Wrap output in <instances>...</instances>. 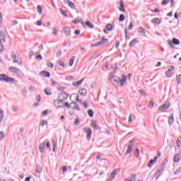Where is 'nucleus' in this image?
<instances>
[{
  "label": "nucleus",
  "instance_id": "1",
  "mask_svg": "<svg viewBox=\"0 0 181 181\" xmlns=\"http://www.w3.org/2000/svg\"><path fill=\"white\" fill-rule=\"evenodd\" d=\"M108 81H110V83L120 84V87H124V86H125V81H127V76L122 75L121 79L119 77L114 76V74H110L109 75Z\"/></svg>",
  "mask_w": 181,
  "mask_h": 181
},
{
  "label": "nucleus",
  "instance_id": "2",
  "mask_svg": "<svg viewBox=\"0 0 181 181\" xmlns=\"http://www.w3.org/2000/svg\"><path fill=\"white\" fill-rule=\"evenodd\" d=\"M0 81H5L6 83H18V81L13 78L8 76L6 74H0Z\"/></svg>",
  "mask_w": 181,
  "mask_h": 181
},
{
  "label": "nucleus",
  "instance_id": "3",
  "mask_svg": "<svg viewBox=\"0 0 181 181\" xmlns=\"http://www.w3.org/2000/svg\"><path fill=\"white\" fill-rule=\"evenodd\" d=\"M168 43L169 45V46L173 49V47H175V45H180V41H179V40H177V38H173L172 41L171 40H168Z\"/></svg>",
  "mask_w": 181,
  "mask_h": 181
},
{
  "label": "nucleus",
  "instance_id": "4",
  "mask_svg": "<svg viewBox=\"0 0 181 181\" xmlns=\"http://www.w3.org/2000/svg\"><path fill=\"white\" fill-rule=\"evenodd\" d=\"M107 42H108V39L103 37L101 41L96 42L95 44H92L90 47H94L97 46H101V45H104V43H107Z\"/></svg>",
  "mask_w": 181,
  "mask_h": 181
},
{
  "label": "nucleus",
  "instance_id": "5",
  "mask_svg": "<svg viewBox=\"0 0 181 181\" xmlns=\"http://www.w3.org/2000/svg\"><path fill=\"white\" fill-rule=\"evenodd\" d=\"M83 130L87 134L86 139L90 140L91 139V135L93 134V132H91V129L85 127Z\"/></svg>",
  "mask_w": 181,
  "mask_h": 181
},
{
  "label": "nucleus",
  "instance_id": "6",
  "mask_svg": "<svg viewBox=\"0 0 181 181\" xmlns=\"http://www.w3.org/2000/svg\"><path fill=\"white\" fill-rule=\"evenodd\" d=\"M117 173H118L117 170H113L112 172L110 174L107 181L114 180V179H115V176H117Z\"/></svg>",
  "mask_w": 181,
  "mask_h": 181
},
{
  "label": "nucleus",
  "instance_id": "7",
  "mask_svg": "<svg viewBox=\"0 0 181 181\" xmlns=\"http://www.w3.org/2000/svg\"><path fill=\"white\" fill-rule=\"evenodd\" d=\"M132 148H134V141H130L129 145L127 147L124 156H127V155L129 154V153L132 151Z\"/></svg>",
  "mask_w": 181,
  "mask_h": 181
},
{
  "label": "nucleus",
  "instance_id": "8",
  "mask_svg": "<svg viewBox=\"0 0 181 181\" xmlns=\"http://www.w3.org/2000/svg\"><path fill=\"white\" fill-rule=\"evenodd\" d=\"M67 98H69V94L66 93H62L61 94H59V99L62 101H66V100H67Z\"/></svg>",
  "mask_w": 181,
  "mask_h": 181
},
{
  "label": "nucleus",
  "instance_id": "9",
  "mask_svg": "<svg viewBox=\"0 0 181 181\" xmlns=\"http://www.w3.org/2000/svg\"><path fill=\"white\" fill-rule=\"evenodd\" d=\"M170 107V103L167 102L164 105L159 107V110L160 111H163V110H168Z\"/></svg>",
  "mask_w": 181,
  "mask_h": 181
},
{
  "label": "nucleus",
  "instance_id": "10",
  "mask_svg": "<svg viewBox=\"0 0 181 181\" xmlns=\"http://www.w3.org/2000/svg\"><path fill=\"white\" fill-rule=\"evenodd\" d=\"M10 71L11 73H16V74L19 75L22 74V71H21V69L13 66L10 67Z\"/></svg>",
  "mask_w": 181,
  "mask_h": 181
},
{
  "label": "nucleus",
  "instance_id": "11",
  "mask_svg": "<svg viewBox=\"0 0 181 181\" xmlns=\"http://www.w3.org/2000/svg\"><path fill=\"white\" fill-rule=\"evenodd\" d=\"M54 105L57 107V108H60L63 107V102L59 99L54 101Z\"/></svg>",
  "mask_w": 181,
  "mask_h": 181
},
{
  "label": "nucleus",
  "instance_id": "12",
  "mask_svg": "<svg viewBox=\"0 0 181 181\" xmlns=\"http://www.w3.org/2000/svg\"><path fill=\"white\" fill-rule=\"evenodd\" d=\"M63 31L66 36H70V35L71 34V29L69 27H64L63 28Z\"/></svg>",
  "mask_w": 181,
  "mask_h": 181
},
{
  "label": "nucleus",
  "instance_id": "13",
  "mask_svg": "<svg viewBox=\"0 0 181 181\" xmlns=\"http://www.w3.org/2000/svg\"><path fill=\"white\" fill-rule=\"evenodd\" d=\"M65 4H67V5L71 8V9H76V5L71 1L70 0H64Z\"/></svg>",
  "mask_w": 181,
  "mask_h": 181
},
{
  "label": "nucleus",
  "instance_id": "14",
  "mask_svg": "<svg viewBox=\"0 0 181 181\" xmlns=\"http://www.w3.org/2000/svg\"><path fill=\"white\" fill-rule=\"evenodd\" d=\"M118 9H119V11H120V12H125V8H124V1L123 0L119 1V6H118Z\"/></svg>",
  "mask_w": 181,
  "mask_h": 181
},
{
  "label": "nucleus",
  "instance_id": "15",
  "mask_svg": "<svg viewBox=\"0 0 181 181\" xmlns=\"http://www.w3.org/2000/svg\"><path fill=\"white\" fill-rule=\"evenodd\" d=\"M71 108L80 111V107H78V105H77V103L76 102L71 103Z\"/></svg>",
  "mask_w": 181,
  "mask_h": 181
},
{
  "label": "nucleus",
  "instance_id": "16",
  "mask_svg": "<svg viewBox=\"0 0 181 181\" xmlns=\"http://www.w3.org/2000/svg\"><path fill=\"white\" fill-rule=\"evenodd\" d=\"M39 151L40 153H45V142H42L39 145Z\"/></svg>",
  "mask_w": 181,
  "mask_h": 181
},
{
  "label": "nucleus",
  "instance_id": "17",
  "mask_svg": "<svg viewBox=\"0 0 181 181\" xmlns=\"http://www.w3.org/2000/svg\"><path fill=\"white\" fill-rule=\"evenodd\" d=\"M180 158H181V154L180 153L175 154L174 156V162H175V163H179L180 160Z\"/></svg>",
  "mask_w": 181,
  "mask_h": 181
},
{
  "label": "nucleus",
  "instance_id": "18",
  "mask_svg": "<svg viewBox=\"0 0 181 181\" xmlns=\"http://www.w3.org/2000/svg\"><path fill=\"white\" fill-rule=\"evenodd\" d=\"M90 126L93 129H100V127L97 125V122L95 120H92L90 122Z\"/></svg>",
  "mask_w": 181,
  "mask_h": 181
},
{
  "label": "nucleus",
  "instance_id": "19",
  "mask_svg": "<svg viewBox=\"0 0 181 181\" xmlns=\"http://www.w3.org/2000/svg\"><path fill=\"white\" fill-rule=\"evenodd\" d=\"M13 63H17L18 66H22V60L19 58H16V55H14V59L13 60Z\"/></svg>",
  "mask_w": 181,
  "mask_h": 181
},
{
  "label": "nucleus",
  "instance_id": "20",
  "mask_svg": "<svg viewBox=\"0 0 181 181\" xmlns=\"http://www.w3.org/2000/svg\"><path fill=\"white\" fill-rule=\"evenodd\" d=\"M83 81H84V78H82L78 81L72 83V86H74V87H78V86H80L81 84H83Z\"/></svg>",
  "mask_w": 181,
  "mask_h": 181
},
{
  "label": "nucleus",
  "instance_id": "21",
  "mask_svg": "<svg viewBox=\"0 0 181 181\" xmlns=\"http://www.w3.org/2000/svg\"><path fill=\"white\" fill-rule=\"evenodd\" d=\"M135 180H136V175L135 174L130 175L129 178H127L125 180V181H135Z\"/></svg>",
  "mask_w": 181,
  "mask_h": 181
},
{
  "label": "nucleus",
  "instance_id": "22",
  "mask_svg": "<svg viewBox=\"0 0 181 181\" xmlns=\"http://www.w3.org/2000/svg\"><path fill=\"white\" fill-rule=\"evenodd\" d=\"M72 23H74L75 25H76V23L84 25V22H83L82 20H80V18H76L75 20L72 21Z\"/></svg>",
  "mask_w": 181,
  "mask_h": 181
},
{
  "label": "nucleus",
  "instance_id": "23",
  "mask_svg": "<svg viewBox=\"0 0 181 181\" xmlns=\"http://www.w3.org/2000/svg\"><path fill=\"white\" fill-rule=\"evenodd\" d=\"M5 117V112L2 109H0V123L4 121V118Z\"/></svg>",
  "mask_w": 181,
  "mask_h": 181
},
{
  "label": "nucleus",
  "instance_id": "24",
  "mask_svg": "<svg viewBox=\"0 0 181 181\" xmlns=\"http://www.w3.org/2000/svg\"><path fill=\"white\" fill-rule=\"evenodd\" d=\"M40 76L42 77H50V73H49L47 71H42L40 73Z\"/></svg>",
  "mask_w": 181,
  "mask_h": 181
},
{
  "label": "nucleus",
  "instance_id": "25",
  "mask_svg": "<svg viewBox=\"0 0 181 181\" xmlns=\"http://www.w3.org/2000/svg\"><path fill=\"white\" fill-rule=\"evenodd\" d=\"M174 122H175V117H173V115H171L170 116V117L168 118V124H169V125H172Z\"/></svg>",
  "mask_w": 181,
  "mask_h": 181
},
{
  "label": "nucleus",
  "instance_id": "26",
  "mask_svg": "<svg viewBox=\"0 0 181 181\" xmlns=\"http://www.w3.org/2000/svg\"><path fill=\"white\" fill-rule=\"evenodd\" d=\"M151 22L153 23H156L157 25H160V23H161L160 19H159L158 18H154L151 20Z\"/></svg>",
  "mask_w": 181,
  "mask_h": 181
},
{
  "label": "nucleus",
  "instance_id": "27",
  "mask_svg": "<svg viewBox=\"0 0 181 181\" xmlns=\"http://www.w3.org/2000/svg\"><path fill=\"white\" fill-rule=\"evenodd\" d=\"M78 93L81 95H86L87 90H86V88L79 89Z\"/></svg>",
  "mask_w": 181,
  "mask_h": 181
},
{
  "label": "nucleus",
  "instance_id": "28",
  "mask_svg": "<svg viewBox=\"0 0 181 181\" xmlns=\"http://www.w3.org/2000/svg\"><path fill=\"white\" fill-rule=\"evenodd\" d=\"M11 111H13V112H18L19 111V107H18V105H12L11 106Z\"/></svg>",
  "mask_w": 181,
  "mask_h": 181
},
{
  "label": "nucleus",
  "instance_id": "29",
  "mask_svg": "<svg viewBox=\"0 0 181 181\" xmlns=\"http://www.w3.org/2000/svg\"><path fill=\"white\" fill-rule=\"evenodd\" d=\"M176 82H177V86H181V74L177 75Z\"/></svg>",
  "mask_w": 181,
  "mask_h": 181
},
{
  "label": "nucleus",
  "instance_id": "30",
  "mask_svg": "<svg viewBox=\"0 0 181 181\" xmlns=\"http://www.w3.org/2000/svg\"><path fill=\"white\" fill-rule=\"evenodd\" d=\"M45 93L47 95H52V89H50V88H46L45 89Z\"/></svg>",
  "mask_w": 181,
  "mask_h": 181
},
{
  "label": "nucleus",
  "instance_id": "31",
  "mask_svg": "<svg viewBox=\"0 0 181 181\" xmlns=\"http://www.w3.org/2000/svg\"><path fill=\"white\" fill-rule=\"evenodd\" d=\"M138 41H136V39H134L133 40H132L129 45V47H133V46H135V45H136Z\"/></svg>",
  "mask_w": 181,
  "mask_h": 181
},
{
  "label": "nucleus",
  "instance_id": "32",
  "mask_svg": "<svg viewBox=\"0 0 181 181\" xmlns=\"http://www.w3.org/2000/svg\"><path fill=\"white\" fill-rule=\"evenodd\" d=\"M106 29H107V30H108L109 32H111V30H112V29H114V27L112 26V24L109 23V24H107V25H106Z\"/></svg>",
  "mask_w": 181,
  "mask_h": 181
},
{
  "label": "nucleus",
  "instance_id": "33",
  "mask_svg": "<svg viewBox=\"0 0 181 181\" xmlns=\"http://www.w3.org/2000/svg\"><path fill=\"white\" fill-rule=\"evenodd\" d=\"M163 170H165V165H161L160 168L158 170L157 173H160V175H162L163 173Z\"/></svg>",
  "mask_w": 181,
  "mask_h": 181
},
{
  "label": "nucleus",
  "instance_id": "34",
  "mask_svg": "<svg viewBox=\"0 0 181 181\" xmlns=\"http://www.w3.org/2000/svg\"><path fill=\"white\" fill-rule=\"evenodd\" d=\"M139 33H141V35H145L146 33V31L145 30V29H144V28L139 27Z\"/></svg>",
  "mask_w": 181,
  "mask_h": 181
},
{
  "label": "nucleus",
  "instance_id": "35",
  "mask_svg": "<svg viewBox=\"0 0 181 181\" xmlns=\"http://www.w3.org/2000/svg\"><path fill=\"white\" fill-rule=\"evenodd\" d=\"M176 145L177 146V148H180L181 146V136H179L177 139V141H176Z\"/></svg>",
  "mask_w": 181,
  "mask_h": 181
},
{
  "label": "nucleus",
  "instance_id": "36",
  "mask_svg": "<svg viewBox=\"0 0 181 181\" xmlns=\"http://www.w3.org/2000/svg\"><path fill=\"white\" fill-rule=\"evenodd\" d=\"M74 60H76V57H72V58L69 60V66L70 67H71V66H73V64H74Z\"/></svg>",
  "mask_w": 181,
  "mask_h": 181
},
{
  "label": "nucleus",
  "instance_id": "37",
  "mask_svg": "<svg viewBox=\"0 0 181 181\" xmlns=\"http://www.w3.org/2000/svg\"><path fill=\"white\" fill-rule=\"evenodd\" d=\"M82 105H83V107L87 109L88 108L90 103L87 101V100H84L82 103Z\"/></svg>",
  "mask_w": 181,
  "mask_h": 181
},
{
  "label": "nucleus",
  "instance_id": "38",
  "mask_svg": "<svg viewBox=\"0 0 181 181\" xmlns=\"http://www.w3.org/2000/svg\"><path fill=\"white\" fill-rule=\"evenodd\" d=\"M59 12H61L63 16H65V18H67V11L63 10L62 8H59Z\"/></svg>",
  "mask_w": 181,
  "mask_h": 181
},
{
  "label": "nucleus",
  "instance_id": "39",
  "mask_svg": "<svg viewBox=\"0 0 181 181\" xmlns=\"http://www.w3.org/2000/svg\"><path fill=\"white\" fill-rule=\"evenodd\" d=\"M155 161L153 160H150L148 164L147 165L148 168H152V166H153V165H155Z\"/></svg>",
  "mask_w": 181,
  "mask_h": 181
},
{
  "label": "nucleus",
  "instance_id": "40",
  "mask_svg": "<svg viewBox=\"0 0 181 181\" xmlns=\"http://www.w3.org/2000/svg\"><path fill=\"white\" fill-rule=\"evenodd\" d=\"M74 125H75L76 127L80 125V119L76 118L74 122Z\"/></svg>",
  "mask_w": 181,
  "mask_h": 181
},
{
  "label": "nucleus",
  "instance_id": "41",
  "mask_svg": "<svg viewBox=\"0 0 181 181\" xmlns=\"http://www.w3.org/2000/svg\"><path fill=\"white\" fill-rule=\"evenodd\" d=\"M119 22H124L125 21V16L124 14H121L119 17Z\"/></svg>",
  "mask_w": 181,
  "mask_h": 181
},
{
  "label": "nucleus",
  "instance_id": "42",
  "mask_svg": "<svg viewBox=\"0 0 181 181\" xmlns=\"http://www.w3.org/2000/svg\"><path fill=\"white\" fill-rule=\"evenodd\" d=\"M86 26H88V28H90L91 29H93V28H94V25L93 23H91V22L90 21H87L86 23Z\"/></svg>",
  "mask_w": 181,
  "mask_h": 181
},
{
  "label": "nucleus",
  "instance_id": "43",
  "mask_svg": "<svg viewBox=\"0 0 181 181\" xmlns=\"http://www.w3.org/2000/svg\"><path fill=\"white\" fill-rule=\"evenodd\" d=\"M35 172L36 173H42V168L39 165H37Z\"/></svg>",
  "mask_w": 181,
  "mask_h": 181
},
{
  "label": "nucleus",
  "instance_id": "44",
  "mask_svg": "<svg viewBox=\"0 0 181 181\" xmlns=\"http://www.w3.org/2000/svg\"><path fill=\"white\" fill-rule=\"evenodd\" d=\"M88 114L89 117H94V112H93V110H91V109H90V110L88 111Z\"/></svg>",
  "mask_w": 181,
  "mask_h": 181
},
{
  "label": "nucleus",
  "instance_id": "45",
  "mask_svg": "<svg viewBox=\"0 0 181 181\" xmlns=\"http://www.w3.org/2000/svg\"><path fill=\"white\" fill-rule=\"evenodd\" d=\"M169 2H170V0H163L161 2V5H163V6L168 5V4H169Z\"/></svg>",
  "mask_w": 181,
  "mask_h": 181
},
{
  "label": "nucleus",
  "instance_id": "46",
  "mask_svg": "<svg viewBox=\"0 0 181 181\" xmlns=\"http://www.w3.org/2000/svg\"><path fill=\"white\" fill-rule=\"evenodd\" d=\"M37 11L39 15H41L42 10V6L40 5H38L37 6Z\"/></svg>",
  "mask_w": 181,
  "mask_h": 181
},
{
  "label": "nucleus",
  "instance_id": "47",
  "mask_svg": "<svg viewBox=\"0 0 181 181\" xmlns=\"http://www.w3.org/2000/svg\"><path fill=\"white\" fill-rule=\"evenodd\" d=\"M172 69H169L168 70V71H165V74L167 76V77H170V74H172Z\"/></svg>",
  "mask_w": 181,
  "mask_h": 181
},
{
  "label": "nucleus",
  "instance_id": "48",
  "mask_svg": "<svg viewBox=\"0 0 181 181\" xmlns=\"http://www.w3.org/2000/svg\"><path fill=\"white\" fill-rule=\"evenodd\" d=\"M47 67H49V69H53V67H54V64L52 62H47Z\"/></svg>",
  "mask_w": 181,
  "mask_h": 181
},
{
  "label": "nucleus",
  "instance_id": "49",
  "mask_svg": "<svg viewBox=\"0 0 181 181\" xmlns=\"http://www.w3.org/2000/svg\"><path fill=\"white\" fill-rule=\"evenodd\" d=\"M58 64L59 66H60L61 67H64V62L63 61H58Z\"/></svg>",
  "mask_w": 181,
  "mask_h": 181
},
{
  "label": "nucleus",
  "instance_id": "50",
  "mask_svg": "<svg viewBox=\"0 0 181 181\" xmlns=\"http://www.w3.org/2000/svg\"><path fill=\"white\" fill-rule=\"evenodd\" d=\"M4 136H5V134H4V132H0V141L4 139Z\"/></svg>",
  "mask_w": 181,
  "mask_h": 181
},
{
  "label": "nucleus",
  "instance_id": "51",
  "mask_svg": "<svg viewBox=\"0 0 181 181\" xmlns=\"http://www.w3.org/2000/svg\"><path fill=\"white\" fill-rule=\"evenodd\" d=\"M136 158H139V148H136L135 151Z\"/></svg>",
  "mask_w": 181,
  "mask_h": 181
},
{
  "label": "nucleus",
  "instance_id": "52",
  "mask_svg": "<svg viewBox=\"0 0 181 181\" xmlns=\"http://www.w3.org/2000/svg\"><path fill=\"white\" fill-rule=\"evenodd\" d=\"M64 105L65 107H66L67 108H71V104H69L67 102H66V103H64Z\"/></svg>",
  "mask_w": 181,
  "mask_h": 181
},
{
  "label": "nucleus",
  "instance_id": "53",
  "mask_svg": "<svg viewBox=\"0 0 181 181\" xmlns=\"http://www.w3.org/2000/svg\"><path fill=\"white\" fill-rule=\"evenodd\" d=\"M139 93L141 94V95H143L144 97L146 96V92H145L144 90H140Z\"/></svg>",
  "mask_w": 181,
  "mask_h": 181
},
{
  "label": "nucleus",
  "instance_id": "54",
  "mask_svg": "<svg viewBox=\"0 0 181 181\" xmlns=\"http://www.w3.org/2000/svg\"><path fill=\"white\" fill-rule=\"evenodd\" d=\"M160 176V174L158 172H156L154 175V177H156V179H159Z\"/></svg>",
  "mask_w": 181,
  "mask_h": 181
},
{
  "label": "nucleus",
  "instance_id": "55",
  "mask_svg": "<svg viewBox=\"0 0 181 181\" xmlns=\"http://www.w3.org/2000/svg\"><path fill=\"white\" fill-rule=\"evenodd\" d=\"M52 145H53L52 152H55L56 148L57 147V146L54 144V141H52Z\"/></svg>",
  "mask_w": 181,
  "mask_h": 181
},
{
  "label": "nucleus",
  "instance_id": "56",
  "mask_svg": "<svg viewBox=\"0 0 181 181\" xmlns=\"http://www.w3.org/2000/svg\"><path fill=\"white\" fill-rule=\"evenodd\" d=\"M2 40L0 39V52H4V45L1 43Z\"/></svg>",
  "mask_w": 181,
  "mask_h": 181
},
{
  "label": "nucleus",
  "instance_id": "57",
  "mask_svg": "<svg viewBox=\"0 0 181 181\" xmlns=\"http://www.w3.org/2000/svg\"><path fill=\"white\" fill-rule=\"evenodd\" d=\"M148 105H149V107H150L151 108H153V105H154L153 101L151 100V101L149 102V103H148Z\"/></svg>",
  "mask_w": 181,
  "mask_h": 181
},
{
  "label": "nucleus",
  "instance_id": "58",
  "mask_svg": "<svg viewBox=\"0 0 181 181\" xmlns=\"http://www.w3.org/2000/svg\"><path fill=\"white\" fill-rule=\"evenodd\" d=\"M52 33L53 35H57V33H59V30L54 28Z\"/></svg>",
  "mask_w": 181,
  "mask_h": 181
},
{
  "label": "nucleus",
  "instance_id": "59",
  "mask_svg": "<svg viewBox=\"0 0 181 181\" xmlns=\"http://www.w3.org/2000/svg\"><path fill=\"white\" fill-rule=\"evenodd\" d=\"M180 172H181V168H177V169L175 170V172L174 173V174L177 175V173H180Z\"/></svg>",
  "mask_w": 181,
  "mask_h": 181
},
{
  "label": "nucleus",
  "instance_id": "60",
  "mask_svg": "<svg viewBox=\"0 0 181 181\" xmlns=\"http://www.w3.org/2000/svg\"><path fill=\"white\" fill-rule=\"evenodd\" d=\"M11 25L13 26H15V25H18V21L15 20L11 21Z\"/></svg>",
  "mask_w": 181,
  "mask_h": 181
},
{
  "label": "nucleus",
  "instance_id": "61",
  "mask_svg": "<svg viewBox=\"0 0 181 181\" xmlns=\"http://www.w3.org/2000/svg\"><path fill=\"white\" fill-rule=\"evenodd\" d=\"M46 125H47V121L43 120V121L42 122V127H45V126H46Z\"/></svg>",
  "mask_w": 181,
  "mask_h": 181
},
{
  "label": "nucleus",
  "instance_id": "62",
  "mask_svg": "<svg viewBox=\"0 0 181 181\" xmlns=\"http://www.w3.org/2000/svg\"><path fill=\"white\" fill-rule=\"evenodd\" d=\"M35 59H36V60H39V59H40V60H42V55H37V56H35Z\"/></svg>",
  "mask_w": 181,
  "mask_h": 181
},
{
  "label": "nucleus",
  "instance_id": "63",
  "mask_svg": "<svg viewBox=\"0 0 181 181\" xmlns=\"http://www.w3.org/2000/svg\"><path fill=\"white\" fill-rule=\"evenodd\" d=\"M47 114H49V110H46L45 111H44L42 112V115H44V116L47 115Z\"/></svg>",
  "mask_w": 181,
  "mask_h": 181
},
{
  "label": "nucleus",
  "instance_id": "64",
  "mask_svg": "<svg viewBox=\"0 0 181 181\" xmlns=\"http://www.w3.org/2000/svg\"><path fill=\"white\" fill-rule=\"evenodd\" d=\"M62 172H67V166L64 165L62 167Z\"/></svg>",
  "mask_w": 181,
  "mask_h": 181
}]
</instances>
